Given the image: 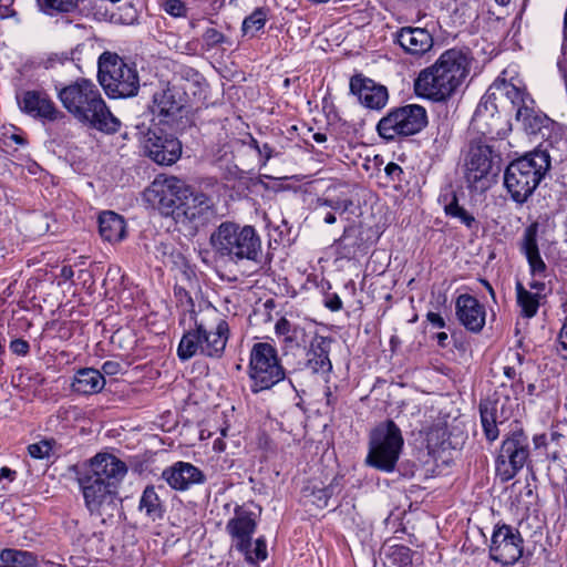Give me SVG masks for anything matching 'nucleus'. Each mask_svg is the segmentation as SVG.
Instances as JSON below:
<instances>
[{
    "label": "nucleus",
    "instance_id": "obj_1",
    "mask_svg": "<svg viewBox=\"0 0 567 567\" xmlns=\"http://www.w3.org/2000/svg\"><path fill=\"white\" fill-rule=\"evenodd\" d=\"M471 64L467 52L460 49L444 51L434 64L419 73L414 81L415 93L435 102L445 101L463 85Z\"/></svg>",
    "mask_w": 567,
    "mask_h": 567
},
{
    "label": "nucleus",
    "instance_id": "obj_2",
    "mask_svg": "<svg viewBox=\"0 0 567 567\" xmlns=\"http://www.w3.org/2000/svg\"><path fill=\"white\" fill-rule=\"evenodd\" d=\"M214 252L231 262H259L262 257L260 236L255 227L234 221L221 223L209 238Z\"/></svg>",
    "mask_w": 567,
    "mask_h": 567
},
{
    "label": "nucleus",
    "instance_id": "obj_3",
    "mask_svg": "<svg viewBox=\"0 0 567 567\" xmlns=\"http://www.w3.org/2000/svg\"><path fill=\"white\" fill-rule=\"evenodd\" d=\"M63 106L75 118L92 127L106 131V104L96 85L86 79H79L59 92Z\"/></svg>",
    "mask_w": 567,
    "mask_h": 567
},
{
    "label": "nucleus",
    "instance_id": "obj_4",
    "mask_svg": "<svg viewBox=\"0 0 567 567\" xmlns=\"http://www.w3.org/2000/svg\"><path fill=\"white\" fill-rule=\"evenodd\" d=\"M550 167L546 151L536 150L512 162L504 174V184L511 197L518 204L533 195Z\"/></svg>",
    "mask_w": 567,
    "mask_h": 567
},
{
    "label": "nucleus",
    "instance_id": "obj_5",
    "mask_svg": "<svg viewBox=\"0 0 567 567\" xmlns=\"http://www.w3.org/2000/svg\"><path fill=\"white\" fill-rule=\"evenodd\" d=\"M228 339L229 326L226 320L220 319L212 329L202 322H195V328L183 334L177 355L182 361H187L197 354L219 359L225 352Z\"/></svg>",
    "mask_w": 567,
    "mask_h": 567
},
{
    "label": "nucleus",
    "instance_id": "obj_6",
    "mask_svg": "<svg viewBox=\"0 0 567 567\" xmlns=\"http://www.w3.org/2000/svg\"><path fill=\"white\" fill-rule=\"evenodd\" d=\"M403 443L401 430L392 420L379 424L370 433L365 463L385 473L393 472Z\"/></svg>",
    "mask_w": 567,
    "mask_h": 567
},
{
    "label": "nucleus",
    "instance_id": "obj_7",
    "mask_svg": "<svg viewBox=\"0 0 567 567\" xmlns=\"http://www.w3.org/2000/svg\"><path fill=\"white\" fill-rule=\"evenodd\" d=\"M73 470L87 509L91 514L101 516V509L106 498V452H99L91 460L74 465Z\"/></svg>",
    "mask_w": 567,
    "mask_h": 567
},
{
    "label": "nucleus",
    "instance_id": "obj_8",
    "mask_svg": "<svg viewBox=\"0 0 567 567\" xmlns=\"http://www.w3.org/2000/svg\"><path fill=\"white\" fill-rule=\"evenodd\" d=\"M286 377L277 349L267 342L255 343L250 351L249 378L251 391L269 390Z\"/></svg>",
    "mask_w": 567,
    "mask_h": 567
},
{
    "label": "nucleus",
    "instance_id": "obj_9",
    "mask_svg": "<svg viewBox=\"0 0 567 567\" xmlns=\"http://www.w3.org/2000/svg\"><path fill=\"white\" fill-rule=\"evenodd\" d=\"M426 124L425 109L417 104H408L391 110L379 121L377 130L382 138L392 141L396 137L414 135Z\"/></svg>",
    "mask_w": 567,
    "mask_h": 567
},
{
    "label": "nucleus",
    "instance_id": "obj_10",
    "mask_svg": "<svg viewBox=\"0 0 567 567\" xmlns=\"http://www.w3.org/2000/svg\"><path fill=\"white\" fill-rule=\"evenodd\" d=\"M189 186L175 176H157L144 190V199L162 215L175 217L176 209L187 195Z\"/></svg>",
    "mask_w": 567,
    "mask_h": 567
},
{
    "label": "nucleus",
    "instance_id": "obj_11",
    "mask_svg": "<svg viewBox=\"0 0 567 567\" xmlns=\"http://www.w3.org/2000/svg\"><path fill=\"white\" fill-rule=\"evenodd\" d=\"M141 144L146 156L158 165H173L182 155V143L177 137L164 132L159 127L136 126Z\"/></svg>",
    "mask_w": 567,
    "mask_h": 567
},
{
    "label": "nucleus",
    "instance_id": "obj_12",
    "mask_svg": "<svg viewBox=\"0 0 567 567\" xmlns=\"http://www.w3.org/2000/svg\"><path fill=\"white\" fill-rule=\"evenodd\" d=\"M529 457V442L523 431H514L502 443L496 458V475L505 483L516 476Z\"/></svg>",
    "mask_w": 567,
    "mask_h": 567
},
{
    "label": "nucleus",
    "instance_id": "obj_13",
    "mask_svg": "<svg viewBox=\"0 0 567 567\" xmlns=\"http://www.w3.org/2000/svg\"><path fill=\"white\" fill-rule=\"evenodd\" d=\"M523 538L511 525L494 528L489 544V557L503 566L514 565L523 556Z\"/></svg>",
    "mask_w": 567,
    "mask_h": 567
},
{
    "label": "nucleus",
    "instance_id": "obj_14",
    "mask_svg": "<svg viewBox=\"0 0 567 567\" xmlns=\"http://www.w3.org/2000/svg\"><path fill=\"white\" fill-rule=\"evenodd\" d=\"M185 105V93L176 85L166 83L154 92L148 107L161 124L173 125L181 116Z\"/></svg>",
    "mask_w": 567,
    "mask_h": 567
},
{
    "label": "nucleus",
    "instance_id": "obj_15",
    "mask_svg": "<svg viewBox=\"0 0 567 567\" xmlns=\"http://www.w3.org/2000/svg\"><path fill=\"white\" fill-rule=\"evenodd\" d=\"M140 79L135 68L130 66L117 54L109 52V97H130L136 95Z\"/></svg>",
    "mask_w": 567,
    "mask_h": 567
},
{
    "label": "nucleus",
    "instance_id": "obj_16",
    "mask_svg": "<svg viewBox=\"0 0 567 567\" xmlns=\"http://www.w3.org/2000/svg\"><path fill=\"white\" fill-rule=\"evenodd\" d=\"M22 113L41 121L55 122L65 117L44 90H27L17 95Z\"/></svg>",
    "mask_w": 567,
    "mask_h": 567
},
{
    "label": "nucleus",
    "instance_id": "obj_17",
    "mask_svg": "<svg viewBox=\"0 0 567 567\" xmlns=\"http://www.w3.org/2000/svg\"><path fill=\"white\" fill-rule=\"evenodd\" d=\"M214 215L212 198L189 187L187 195L176 209L174 219L181 224L205 225Z\"/></svg>",
    "mask_w": 567,
    "mask_h": 567
},
{
    "label": "nucleus",
    "instance_id": "obj_18",
    "mask_svg": "<svg viewBox=\"0 0 567 567\" xmlns=\"http://www.w3.org/2000/svg\"><path fill=\"white\" fill-rule=\"evenodd\" d=\"M350 92L363 106L371 110L384 107L389 99L388 89L384 85L362 74H355L350 79Z\"/></svg>",
    "mask_w": 567,
    "mask_h": 567
},
{
    "label": "nucleus",
    "instance_id": "obj_19",
    "mask_svg": "<svg viewBox=\"0 0 567 567\" xmlns=\"http://www.w3.org/2000/svg\"><path fill=\"white\" fill-rule=\"evenodd\" d=\"M257 527L254 513L237 507L234 517L226 525V530L231 536L237 550H248L251 546V537Z\"/></svg>",
    "mask_w": 567,
    "mask_h": 567
},
{
    "label": "nucleus",
    "instance_id": "obj_20",
    "mask_svg": "<svg viewBox=\"0 0 567 567\" xmlns=\"http://www.w3.org/2000/svg\"><path fill=\"white\" fill-rule=\"evenodd\" d=\"M492 150L487 145H475L470 148L465 161V178L470 186L486 178L492 172Z\"/></svg>",
    "mask_w": 567,
    "mask_h": 567
},
{
    "label": "nucleus",
    "instance_id": "obj_21",
    "mask_svg": "<svg viewBox=\"0 0 567 567\" xmlns=\"http://www.w3.org/2000/svg\"><path fill=\"white\" fill-rule=\"evenodd\" d=\"M455 310L457 319L468 331L480 332L485 326V308L475 297L460 295L455 301Z\"/></svg>",
    "mask_w": 567,
    "mask_h": 567
},
{
    "label": "nucleus",
    "instance_id": "obj_22",
    "mask_svg": "<svg viewBox=\"0 0 567 567\" xmlns=\"http://www.w3.org/2000/svg\"><path fill=\"white\" fill-rule=\"evenodd\" d=\"M161 476L175 491H186L205 481V475L198 467L182 461L166 467Z\"/></svg>",
    "mask_w": 567,
    "mask_h": 567
},
{
    "label": "nucleus",
    "instance_id": "obj_23",
    "mask_svg": "<svg viewBox=\"0 0 567 567\" xmlns=\"http://www.w3.org/2000/svg\"><path fill=\"white\" fill-rule=\"evenodd\" d=\"M331 339L315 333L309 340V347L306 351V367L312 373L326 375L332 370V363L329 358Z\"/></svg>",
    "mask_w": 567,
    "mask_h": 567
},
{
    "label": "nucleus",
    "instance_id": "obj_24",
    "mask_svg": "<svg viewBox=\"0 0 567 567\" xmlns=\"http://www.w3.org/2000/svg\"><path fill=\"white\" fill-rule=\"evenodd\" d=\"M395 42L411 55H423L433 47V37L424 28L403 27L395 33Z\"/></svg>",
    "mask_w": 567,
    "mask_h": 567
},
{
    "label": "nucleus",
    "instance_id": "obj_25",
    "mask_svg": "<svg viewBox=\"0 0 567 567\" xmlns=\"http://www.w3.org/2000/svg\"><path fill=\"white\" fill-rule=\"evenodd\" d=\"M489 90L492 91L493 95L505 96L511 101L513 106L517 107V121L527 122L530 118L533 110L527 106L525 93L519 87L502 79L496 80Z\"/></svg>",
    "mask_w": 567,
    "mask_h": 567
},
{
    "label": "nucleus",
    "instance_id": "obj_26",
    "mask_svg": "<svg viewBox=\"0 0 567 567\" xmlns=\"http://www.w3.org/2000/svg\"><path fill=\"white\" fill-rule=\"evenodd\" d=\"M537 224L529 225L523 235L520 243V250L526 256L530 267V271L534 276L544 274L546 265L540 257L538 245H537Z\"/></svg>",
    "mask_w": 567,
    "mask_h": 567
},
{
    "label": "nucleus",
    "instance_id": "obj_27",
    "mask_svg": "<svg viewBox=\"0 0 567 567\" xmlns=\"http://www.w3.org/2000/svg\"><path fill=\"white\" fill-rule=\"evenodd\" d=\"M105 383L106 380L99 370L85 368L75 374L72 390L80 394H93L100 392Z\"/></svg>",
    "mask_w": 567,
    "mask_h": 567
},
{
    "label": "nucleus",
    "instance_id": "obj_28",
    "mask_svg": "<svg viewBox=\"0 0 567 567\" xmlns=\"http://www.w3.org/2000/svg\"><path fill=\"white\" fill-rule=\"evenodd\" d=\"M138 12L134 0H122L109 4V22L120 25H133L137 22Z\"/></svg>",
    "mask_w": 567,
    "mask_h": 567
},
{
    "label": "nucleus",
    "instance_id": "obj_29",
    "mask_svg": "<svg viewBox=\"0 0 567 567\" xmlns=\"http://www.w3.org/2000/svg\"><path fill=\"white\" fill-rule=\"evenodd\" d=\"M157 489H164L163 486L147 485L140 498L138 509L152 520L162 518L164 515V506H162Z\"/></svg>",
    "mask_w": 567,
    "mask_h": 567
},
{
    "label": "nucleus",
    "instance_id": "obj_30",
    "mask_svg": "<svg viewBox=\"0 0 567 567\" xmlns=\"http://www.w3.org/2000/svg\"><path fill=\"white\" fill-rule=\"evenodd\" d=\"M495 412L496 404H492L489 402L480 403L481 422L485 436L488 441H495L499 435Z\"/></svg>",
    "mask_w": 567,
    "mask_h": 567
},
{
    "label": "nucleus",
    "instance_id": "obj_31",
    "mask_svg": "<svg viewBox=\"0 0 567 567\" xmlns=\"http://www.w3.org/2000/svg\"><path fill=\"white\" fill-rule=\"evenodd\" d=\"M0 560L4 567H31L35 564L33 554L11 548L1 551Z\"/></svg>",
    "mask_w": 567,
    "mask_h": 567
},
{
    "label": "nucleus",
    "instance_id": "obj_32",
    "mask_svg": "<svg viewBox=\"0 0 567 567\" xmlns=\"http://www.w3.org/2000/svg\"><path fill=\"white\" fill-rule=\"evenodd\" d=\"M517 303L522 308V313L532 318L537 313L539 302L536 295L529 292L522 282H516Z\"/></svg>",
    "mask_w": 567,
    "mask_h": 567
},
{
    "label": "nucleus",
    "instance_id": "obj_33",
    "mask_svg": "<svg viewBox=\"0 0 567 567\" xmlns=\"http://www.w3.org/2000/svg\"><path fill=\"white\" fill-rule=\"evenodd\" d=\"M385 557L395 567H412L413 565V553L404 545L389 546Z\"/></svg>",
    "mask_w": 567,
    "mask_h": 567
},
{
    "label": "nucleus",
    "instance_id": "obj_34",
    "mask_svg": "<svg viewBox=\"0 0 567 567\" xmlns=\"http://www.w3.org/2000/svg\"><path fill=\"white\" fill-rule=\"evenodd\" d=\"M128 472V465L112 453H109V495L114 494L110 489L111 485L118 484L124 480Z\"/></svg>",
    "mask_w": 567,
    "mask_h": 567
},
{
    "label": "nucleus",
    "instance_id": "obj_35",
    "mask_svg": "<svg viewBox=\"0 0 567 567\" xmlns=\"http://www.w3.org/2000/svg\"><path fill=\"white\" fill-rule=\"evenodd\" d=\"M444 212L449 217L457 218L467 228H472L476 224L475 217L458 205L455 194L452 195V200L444 206Z\"/></svg>",
    "mask_w": 567,
    "mask_h": 567
},
{
    "label": "nucleus",
    "instance_id": "obj_36",
    "mask_svg": "<svg viewBox=\"0 0 567 567\" xmlns=\"http://www.w3.org/2000/svg\"><path fill=\"white\" fill-rule=\"evenodd\" d=\"M354 231L353 227H348L344 229L343 235L334 241L333 245L341 257L350 258L355 254L358 244Z\"/></svg>",
    "mask_w": 567,
    "mask_h": 567
},
{
    "label": "nucleus",
    "instance_id": "obj_37",
    "mask_svg": "<svg viewBox=\"0 0 567 567\" xmlns=\"http://www.w3.org/2000/svg\"><path fill=\"white\" fill-rule=\"evenodd\" d=\"M267 21V14L262 9H256L250 16L245 18L241 25L244 35L255 37L261 30Z\"/></svg>",
    "mask_w": 567,
    "mask_h": 567
},
{
    "label": "nucleus",
    "instance_id": "obj_38",
    "mask_svg": "<svg viewBox=\"0 0 567 567\" xmlns=\"http://www.w3.org/2000/svg\"><path fill=\"white\" fill-rule=\"evenodd\" d=\"M126 237V223L124 218L109 210V243L121 241Z\"/></svg>",
    "mask_w": 567,
    "mask_h": 567
},
{
    "label": "nucleus",
    "instance_id": "obj_39",
    "mask_svg": "<svg viewBox=\"0 0 567 567\" xmlns=\"http://www.w3.org/2000/svg\"><path fill=\"white\" fill-rule=\"evenodd\" d=\"M225 43H229L228 38L214 27H208L202 34V49L204 51H210Z\"/></svg>",
    "mask_w": 567,
    "mask_h": 567
},
{
    "label": "nucleus",
    "instance_id": "obj_40",
    "mask_svg": "<svg viewBox=\"0 0 567 567\" xmlns=\"http://www.w3.org/2000/svg\"><path fill=\"white\" fill-rule=\"evenodd\" d=\"M286 349L306 347L309 343L308 333L305 328L296 326L286 339H282Z\"/></svg>",
    "mask_w": 567,
    "mask_h": 567
},
{
    "label": "nucleus",
    "instance_id": "obj_41",
    "mask_svg": "<svg viewBox=\"0 0 567 567\" xmlns=\"http://www.w3.org/2000/svg\"><path fill=\"white\" fill-rule=\"evenodd\" d=\"M79 0H38L39 6L48 11L70 12L76 8Z\"/></svg>",
    "mask_w": 567,
    "mask_h": 567
},
{
    "label": "nucleus",
    "instance_id": "obj_42",
    "mask_svg": "<svg viewBox=\"0 0 567 567\" xmlns=\"http://www.w3.org/2000/svg\"><path fill=\"white\" fill-rule=\"evenodd\" d=\"M161 8L173 18H185L187 17V6L182 0H163Z\"/></svg>",
    "mask_w": 567,
    "mask_h": 567
},
{
    "label": "nucleus",
    "instance_id": "obj_43",
    "mask_svg": "<svg viewBox=\"0 0 567 567\" xmlns=\"http://www.w3.org/2000/svg\"><path fill=\"white\" fill-rule=\"evenodd\" d=\"M246 557V559L250 563L264 560L267 557V546L266 542L262 538H258L255 542V546L252 545L248 547V550H239Z\"/></svg>",
    "mask_w": 567,
    "mask_h": 567
},
{
    "label": "nucleus",
    "instance_id": "obj_44",
    "mask_svg": "<svg viewBox=\"0 0 567 567\" xmlns=\"http://www.w3.org/2000/svg\"><path fill=\"white\" fill-rule=\"evenodd\" d=\"M110 343L112 347H117L118 349H125L132 343V337L130 331L126 329L116 330L110 339Z\"/></svg>",
    "mask_w": 567,
    "mask_h": 567
},
{
    "label": "nucleus",
    "instance_id": "obj_45",
    "mask_svg": "<svg viewBox=\"0 0 567 567\" xmlns=\"http://www.w3.org/2000/svg\"><path fill=\"white\" fill-rule=\"evenodd\" d=\"M28 451L33 458L42 460L49 456L51 451V443L49 441H40L29 445Z\"/></svg>",
    "mask_w": 567,
    "mask_h": 567
},
{
    "label": "nucleus",
    "instance_id": "obj_46",
    "mask_svg": "<svg viewBox=\"0 0 567 567\" xmlns=\"http://www.w3.org/2000/svg\"><path fill=\"white\" fill-rule=\"evenodd\" d=\"M557 341V353L561 359L567 360V317L565 318L563 327L558 333Z\"/></svg>",
    "mask_w": 567,
    "mask_h": 567
},
{
    "label": "nucleus",
    "instance_id": "obj_47",
    "mask_svg": "<svg viewBox=\"0 0 567 567\" xmlns=\"http://www.w3.org/2000/svg\"><path fill=\"white\" fill-rule=\"evenodd\" d=\"M97 80L100 85L106 92V51L101 53L97 60Z\"/></svg>",
    "mask_w": 567,
    "mask_h": 567
},
{
    "label": "nucleus",
    "instance_id": "obj_48",
    "mask_svg": "<svg viewBox=\"0 0 567 567\" xmlns=\"http://www.w3.org/2000/svg\"><path fill=\"white\" fill-rule=\"evenodd\" d=\"M384 172L386 174V176L392 181V182H402L403 181V175H404V172L403 169L396 164V163H389L385 168H384Z\"/></svg>",
    "mask_w": 567,
    "mask_h": 567
},
{
    "label": "nucleus",
    "instance_id": "obj_49",
    "mask_svg": "<svg viewBox=\"0 0 567 567\" xmlns=\"http://www.w3.org/2000/svg\"><path fill=\"white\" fill-rule=\"evenodd\" d=\"M296 326L291 324L286 318H280L275 324L276 334L282 339H286L291 332V328Z\"/></svg>",
    "mask_w": 567,
    "mask_h": 567
},
{
    "label": "nucleus",
    "instance_id": "obj_50",
    "mask_svg": "<svg viewBox=\"0 0 567 567\" xmlns=\"http://www.w3.org/2000/svg\"><path fill=\"white\" fill-rule=\"evenodd\" d=\"M10 350L18 355H27L30 351L28 341L23 339H14L10 342Z\"/></svg>",
    "mask_w": 567,
    "mask_h": 567
},
{
    "label": "nucleus",
    "instance_id": "obj_51",
    "mask_svg": "<svg viewBox=\"0 0 567 567\" xmlns=\"http://www.w3.org/2000/svg\"><path fill=\"white\" fill-rule=\"evenodd\" d=\"M324 305L331 311H339L342 308V301L337 293L329 295L326 298Z\"/></svg>",
    "mask_w": 567,
    "mask_h": 567
},
{
    "label": "nucleus",
    "instance_id": "obj_52",
    "mask_svg": "<svg viewBox=\"0 0 567 567\" xmlns=\"http://www.w3.org/2000/svg\"><path fill=\"white\" fill-rule=\"evenodd\" d=\"M315 496L317 497L318 502H319V506H327L328 505V501L329 498L331 497V494H332V486L330 487H327V488H320L318 489V495L316 493H313Z\"/></svg>",
    "mask_w": 567,
    "mask_h": 567
},
{
    "label": "nucleus",
    "instance_id": "obj_53",
    "mask_svg": "<svg viewBox=\"0 0 567 567\" xmlns=\"http://www.w3.org/2000/svg\"><path fill=\"white\" fill-rule=\"evenodd\" d=\"M561 51L564 59L561 61H558V68L559 71L563 73L564 78L567 79V39L564 40V43L561 45ZM567 83V80H566Z\"/></svg>",
    "mask_w": 567,
    "mask_h": 567
},
{
    "label": "nucleus",
    "instance_id": "obj_54",
    "mask_svg": "<svg viewBox=\"0 0 567 567\" xmlns=\"http://www.w3.org/2000/svg\"><path fill=\"white\" fill-rule=\"evenodd\" d=\"M426 319L430 323H432L436 328L445 327V321L440 313L430 311L426 315Z\"/></svg>",
    "mask_w": 567,
    "mask_h": 567
},
{
    "label": "nucleus",
    "instance_id": "obj_55",
    "mask_svg": "<svg viewBox=\"0 0 567 567\" xmlns=\"http://www.w3.org/2000/svg\"><path fill=\"white\" fill-rule=\"evenodd\" d=\"M120 127V120L113 116V114L109 111V135L116 133Z\"/></svg>",
    "mask_w": 567,
    "mask_h": 567
},
{
    "label": "nucleus",
    "instance_id": "obj_56",
    "mask_svg": "<svg viewBox=\"0 0 567 567\" xmlns=\"http://www.w3.org/2000/svg\"><path fill=\"white\" fill-rule=\"evenodd\" d=\"M256 151L265 158V161H268L272 156V148L267 143L261 146H256Z\"/></svg>",
    "mask_w": 567,
    "mask_h": 567
},
{
    "label": "nucleus",
    "instance_id": "obj_57",
    "mask_svg": "<svg viewBox=\"0 0 567 567\" xmlns=\"http://www.w3.org/2000/svg\"><path fill=\"white\" fill-rule=\"evenodd\" d=\"M74 276V271L71 266H63L60 272V277L65 281L72 279Z\"/></svg>",
    "mask_w": 567,
    "mask_h": 567
},
{
    "label": "nucleus",
    "instance_id": "obj_58",
    "mask_svg": "<svg viewBox=\"0 0 567 567\" xmlns=\"http://www.w3.org/2000/svg\"><path fill=\"white\" fill-rule=\"evenodd\" d=\"M14 477H16V472L12 471L11 468L4 466L0 470V480L8 478L10 481H13Z\"/></svg>",
    "mask_w": 567,
    "mask_h": 567
},
{
    "label": "nucleus",
    "instance_id": "obj_59",
    "mask_svg": "<svg viewBox=\"0 0 567 567\" xmlns=\"http://www.w3.org/2000/svg\"><path fill=\"white\" fill-rule=\"evenodd\" d=\"M105 217H106V210L100 212L97 219H99V231L102 237L104 236V233L106 230V228L104 227Z\"/></svg>",
    "mask_w": 567,
    "mask_h": 567
},
{
    "label": "nucleus",
    "instance_id": "obj_60",
    "mask_svg": "<svg viewBox=\"0 0 567 567\" xmlns=\"http://www.w3.org/2000/svg\"><path fill=\"white\" fill-rule=\"evenodd\" d=\"M436 340L440 347L446 346L447 334L445 332H440L436 334Z\"/></svg>",
    "mask_w": 567,
    "mask_h": 567
},
{
    "label": "nucleus",
    "instance_id": "obj_61",
    "mask_svg": "<svg viewBox=\"0 0 567 567\" xmlns=\"http://www.w3.org/2000/svg\"><path fill=\"white\" fill-rule=\"evenodd\" d=\"M322 205H326V206H329L331 207L332 209H339L341 207V202H333V200H330V199H324L322 202Z\"/></svg>",
    "mask_w": 567,
    "mask_h": 567
},
{
    "label": "nucleus",
    "instance_id": "obj_62",
    "mask_svg": "<svg viewBox=\"0 0 567 567\" xmlns=\"http://www.w3.org/2000/svg\"><path fill=\"white\" fill-rule=\"evenodd\" d=\"M118 368H120L118 363L109 361V375L117 373Z\"/></svg>",
    "mask_w": 567,
    "mask_h": 567
},
{
    "label": "nucleus",
    "instance_id": "obj_63",
    "mask_svg": "<svg viewBox=\"0 0 567 567\" xmlns=\"http://www.w3.org/2000/svg\"><path fill=\"white\" fill-rule=\"evenodd\" d=\"M504 374L508 378V379H514L515 375H516V371L514 368L512 367H505L504 368Z\"/></svg>",
    "mask_w": 567,
    "mask_h": 567
},
{
    "label": "nucleus",
    "instance_id": "obj_64",
    "mask_svg": "<svg viewBox=\"0 0 567 567\" xmlns=\"http://www.w3.org/2000/svg\"><path fill=\"white\" fill-rule=\"evenodd\" d=\"M312 137H313V140H315L317 143H323V142H326V141H327V136H326V134H323V133H316V134H313V136H312Z\"/></svg>",
    "mask_w": 567,
    "mask_h": 567
}]
</instances>
